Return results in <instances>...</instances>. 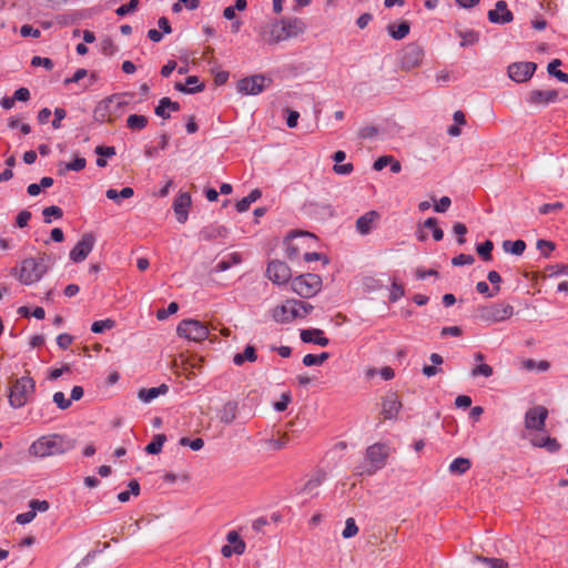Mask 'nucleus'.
I'll return each mask as SVG.
<instances>
[{
    "label": "nucleus",
    "instance_id": "f257e3e1",
    "mask_svg": "<svg viewBox=\"0 0 568 568\" xmlns=\"http://www.w3.org/2000/svg\"><path fill=\"white\" fill-rule=\"evenodd\" d=\"M74 443L59 434H49L39 437L29 447V454L38 458H45L53 455H60L71 450Z\"/></svg>",
    "mask_w": 568,
    "mask_h": 568
},
{
    "label": "nucleus",
    "instance_id": "f03ea898",
    "mask_svg": "<svg viewBox=\"0 0 568 568\" xmlns=\"http://www.w3.org/2000/svg\"><path fill=\"white\" fill-rule=\"evenodd\" d=\"M390 454L388 445L375 443L367 447L364 462L356 467L359 476H372L384 468Z\"/></svg>",
    "mask_w": 568,
    "mask_h": 568
},
{
    "label": "nucleus",
    "instance_id": "7ed1b4c3",
    "mask_svg": "<svg viewBox=\"0 0 568 568\" xmlns=\"http://www.w3.org/2000/svg\"><path fill=\"white\" fill-rule=\"evenodd\" d=\"M52 265L50 256L40 254L38 257H29L21 262L19 281L26 285L33 284L42 278Z\"/></svg>",
    "mask_w": 568,
    "mask_h": 568
},
{
    "label": "nucleus",
    "instance_id": "20e7f679",
    "mask_svg": "<svg viewBox=\"0 0 568 568\" xmlns=\"http://www.w3.org/2000/svg\"><path fill=\"white\" fill-rule=\"evenodd\" d=\"M36 389V383L30 376H22L13 381L9 392V404L13 408L23 407Z\"/></svg>",
    "mask_w": 568,
    "mask_h": 568
},
{
    "label": "nucleus",
    "instance_id": "39448f33",
    "mask_svg": "<svg viewBox=\"0 0 568 568\" xmlns=\"http://www.w3.org/2000/svg\"><path fill=\"white\" fill-rule=\"evenodd\" d=\"M291 290L303 298L313 297L322 290V278L314 273L298 275L292 278Z\"/></svg>",
    "mask_w": 568,
    "mask_h": 568
},
{
    "label": "nucleus",
    "instance_id": "423d86ee",
    "mask_svg": "<svg viewBox=\"0 0 568 568\" xmlns=\"http://www.w3.org/2000/svg\"><path fill=\"white\" fill-rule=\"evenodd\" d=\"M176 333L180 337L186 338L192 342H202L209 336V327L205 323L187 318L179 323Z\"/></svg>",
    "mask_w": 568,
    "mask_h": 568
},
{
    "label": "nucleus",
    "instance_id": "0eeeda50",
    "mask_svg": "<svg viewBox=\"0 0 568 568\" xmlns=\"http://www.w3.org/2000/svg\"><path fill=\"white\" fill-rule=\"evenodd\" d=\"M514 315V307L510 304L499 302L478 310V317L489 324L507 321Z\"/></svg>",
    "mask_w": 568,
    "mask_h": 568
},
{
    "label": "nucleus",
    "instance_id": "6e6552de",
    "mask_svg": "<svg viewBox=\"0 0 568 568\" xmlns=\"http://www.w3.org/2000/svg\"><path fill=\"white\" fill-rule=\"evenodd\" d=\"M126 104L119 95H111L102 100L95 108L94 114L100 122H113L118 112Z\"/></svg>",
    "mask_w": 568,
    "mask_h": 568
},
{
    "label": "nucleus",
    "instance_id": "1a4fd4ad",
    "mask_svg": "<svg viewBox=\"0 0 568 568\" xmlns=\"http://www.w3.org/2000/svg\"><path fill=\"white\" fill-rule=\"evenodd\" d=\"M548 414V409L542 405H536L527 409L524 416L525 430L528 433L544 432Z\"/></svg>",
    "mask_w": 568,
    "mask_h": 568
},
{
    "label": "nucleus",
    "instance_id": "9d476101",
    "mask_svg": "<svg viewBox=\"0 0 568 568\" xmlns=\"http://www.w3.org/2000/svg\"><path fill=\"white\" fill-rule=\"evenodd\" d=\"M267 82L271 80L263 74L246 77L237 82V91L242 94L256 95L264 91Z\"/></svg>",
    "mask_w": 568,
    "mask_h": 568
},
{
    "label": "nucleus",
    "instance_id": "9b49d317",
    "mask_svg": "<svg viewBox=\"0 0 568 568\" xmlns=\"http://www.w3.org/2000/svg\"><path fill=\"white\" fill-rule=\"evenodd\" d=\"M300 308L297 300H287L284 304L276 306L272 311V317L277 323H291L300 317Z\"/></svg>",
    "mask_w": 568,
    "mask_h": 568
},
{
    "label": "nucleus",
    "instance_id": "f8f14e48",
    "mask_svg": "<svg viewBox=\"0 0 568 568\" xmlns=\"http://www.w3.org/2000/svg\"><path fill=\"white\" fill-rule=\"evenodd\" d=\"M266 276L274 284L281 285L291 280L292 271L285 262L275 260L268 263Z\"/></svg>",
    "mask_w": 568,
    "mask_h": 568
},
{
    "label": "nucleus",
    "instance_id": "ddd939ff",
    "mask_svg": "<svg viewBox=\"0 0 568 568\" xmlns=\"http://www.w3.org/2000/svg\"><path fill=\"white\" fill-rule=\"evenodd\" d=\"M94 244L95 236L92 233L83 234L74 247L70 251V258L75 263L84 261L93 250Z\"/></svg>",
    "mask_w": 568,
    "mask_h": 568
},
{
    "label": "nucleus",
    "instance_id": "4468645a",
    "mask_svg": "<svg viewBox=\"0 0 568 568\" xmlns=\"http://www.w3.org/2000/svg\"><path fill=\"white\" fill-rule=\"evenodd\" d=\"M424 58V50L417 43H408L402 54V65L410 70L420 65Z\"/></svg>",
    "mask_w": 568,
    "mask_h": 568
},
{
    "label": "nucleus",
    "instance_id": "2eb2a0df",
    "mask_svg": "<svg viewBox=\"0 0 568 568\" xmlns=\"http://www.w3.org/2000/svg\"><path fill=\"white\" fill-rule=\"evenodd\" d=\"M536 68L534 62H516L508 67V75L515 82H525L532 77Z\"/></svg>",
    "mask_w": 568,
    "mask_h": 568
},
{
    "label": "nucleus",
    "instance_id": "dca6fc26",
    "mask_svg": "<svg viewBox=\"0 0 568 568\" xmlns=\"http://www.w3.org/2000/svg\"><path fill=\"white\" fill-rule=\"evenodd\" d=\"M514 19L513 12L503 0L496 2L495 9L488 11V20L496 24H506Z\"/></svg>",
    "mask_w": 568,
    "mask_h": 568
},
{
    "label": "nucleus",
    "instance_id": "f3484780",
    "mask_svg": "<svg viewBox=\"0 0 568 568\" xmlns=\"http://www.w3.org/2000/svg\"><path fill=\"white\" fill-rule=\"evenodd\" d=\"M558 99L556 90H532L528 95V103L538 106H546Z\"/></svg>",
    "mask_w": 568,
    "mask_h": 568
},
{
    "label": "nucleus",
    "instance_id": "a211bd4d",
    "mask_svg": "<svg viewBox=\"0 0 568 568\" xmlns=\"http://www.w3.org/2000/svg\"><path fill=\"white\" fill-rule=\"evenodd\" d=\"M402 408V403L395 393L386 395L382 404V415L384 419H395Z\"/></svg>",
    "mask_w": 568,
    "mask_h": 568
},
{
    "label": "nucleus",
    "instance_id": "6ab92c4d",
    "mask_svg": "<svg viewBox=\"0 0 568 568\" xmlns=\"http://www.w3.org/2000/svg\"><path fill=\"white\" fill-rule=\"evenodd\" d=\"M379 213L376 211H368L356 221V230L362 235H367L376 226L379 221Z\"/></svg>",
    "mask_w": 568,
    "mask_h": 568
},
{
    "label": "nucleus",
    "instance_id": "aec40b11",
    "mask_svg": "<svg viewBox=\"0 0 568 568\" xmlns=\"http://www.w3.org/2000/svg\"><path fill=\"white\" fill-rule=\"evenodd\" d=\"M191 203V195L187 192L180 193L175 197L173 202V209L180 223L186 222Z\"/></svg>",
    "mask_w": 568,
    "mask_h": 568
},
{
    "label": "nucleus",
    "instance_id": "412c9836",
    "mask_svg": "<svg viewBox=\"0 0 568 568\" xmlns=\"http://www.w3.org/2000/svg\"><path fill=\"white\" fill-rule=\"evenodd\" d=\"M529 442L534 447L545 448L549 453H557L560 449V444L555 437L530 435Z\"/></svg>",
    "mask_w": 568,
    "mask_h": 568
},
{
    "label": "nucleus",
    "instance_id": "4be33fe9",
    "mask_svg": "<svg viewBox=\"0 0 568 568\" xmlns=\"http://www.w3.org/2000/svg\"><path fill=\"white\" fill-rule=\"evenodd\" d=\"M230 231L224 225L212 224L201 230L200 235L205 241L227 237Z\"/></svg>",
    "mask_w": 568,
    "mask_h": 568
},
{
    "label": "nucleus",
    "instance_id": "5701e85b",
    "mask_svg": "<svg viewBox=\"0 0 568 568\" xmlns=\"http://www.w3.org/2000/svg\"><path fill=\"white\" fill-rule=\"evenodd\" d=\"M301 339L304 343H314L320 346H327L329 341L324 336L322 329L311 328L301 331Z\"/></svg>",
    "mask_w": 568,
    "mask_h": 568
},
{
    "label": "nucleus",
    "instance_id": "b1692460",
    "mask_svg": "<svg viewBox=\"0 0 568 568\" xmlns=\"http://www.w3.org/2000/svg\"><path fill=\"white\" fill-rule=\"evenodd\" d=\"M263 34L264 39L270 43H278L287 39V34L284 33V29L280 21L271 23Z\"/></svg>",
    "mask_w": 568,
    "mask_h": 568
},
{
    "label": "nucleus",
    "instance_id": "393cba45",
    "mask_svg": "<svg viewBox=\"0 0 568 568\" xmlns=\"http://www.w3.org/2000/svg\"><path fill=\"white\" fill-rule=\"evenodd\" d=\"M284 33L287 34V39L297 37L298 34L303 33L305 30V24L301 19L294 18L288 20H281L280 21Z\"/></svg>",
    "mask_w": 568,
    "mask_h": 568
},
{
    "label": "nucleus",
    "instance_id": "a878e982",
    "mask_svg": "<svg viewBox=\"0 0 568 568\" xmlns=\"http://www.w3.org/2000/svg\"><path fill=\"white\" fill-rule=\"evenodd\" d=\"M169 392V386L165 384H161L158 387H151V388H142L138 393V397L143 403H151L153 399L159 397L160 395H165Z\"/></svg>",
    "mask_w": 568,
    "mask_h": 568
},
{
    "label": "nucleus",
    "instance_id": "bb28decb",
    "mask_svg": "<svg viewBox=\"0 0 568 568\" xmlns=\"http://www.w3.org/2000/svg\"><path fill=\"white\" fill-rule=\"evenodd\" d=\"M181 109L180 104L178 102L172 101L170 98H162L159 101V104L155 106V114L163 119H169L170 113L169 111L176 112Z\"/></svg>",
    "mask_w": 568,
    "mask_h": 568
},
{
    "label": "nucleus",
    "instance_id": "cd10ccee",
    "mask_svg": "<svg viewBox=\"0 0 568 568\" xmlns=\"http://www.w3.org/2000/svg\"><path fill=\"white\" fill-rule=\"evenodd\" d=\"M288 442H290L288 436L286 434H280V433H277L276 436L273 435L272 437L265 438L263 440L264 445L270 450H281L287 446Z\"/></svg>",
    "mask_w": 568,
    "mask_h": 568
},
{
    "label": "nucleus",
    "instance_id": "c85d7f7f",
    "mask_svg": "<svg viewBox=\"0 0 568 568\" xmlns=\"http://www.w3.org/2000/svg\"><path fill=\"white\" fill-rule=\"evenodd\" d=\"M237 404L227 402L223 405L219 413L220 420L224 424H231L236 418Z\"/></svg>",
    "mask_w": 568,
    "mask_h": 568
},
{
    "label": "nucleus",
    "instance_id": "c756f323",
    "mask_svg": "<svg viewBox=\"0 0 568 568\" xmlns=\"http://www.w3.org/2000/svg\"><path fill=\"white\" fill-rule=\"evenodd\" d=\"M257 359L255 347L247 345L243 353H237L233 357V363L236 366H242L245 362L254 363Z\"/></svg>",
    "mask_w": 568,
    "mask_h": 568
},
{
    "label": "nucleus",
    "instance_id": "7c9ffc66",
    "mask_svg": "<svg viewBox=\"0 0 568 568\" xmlns=\"http://www.w3.org/2000/svg\"><path fill=\"white\" fill-rule=\"evenodd\" d=\"M186 85L187 87H185L182 83H176L175 89L180 92L195 93L201 92L204 88L202 83H199V78L195 75H190L189 78H186Z\"/></svg>",
    "mask_w": 568,
    "mask_h": 568
},
{
    "label": "nucleus",
    "instance_id": "2f4dec72",
    "mask_svg": "<svg viewBox=\"0 0 568 568\" xmlns=\"http://www.w3.org/2000/svg\"><path fill=\"white\" fill-rule=\"evenodd\" d=\"M324 480L325 474L323 471H317L306 480L302 488V491L305 494L313 495L314 491L324 483Z\"/></svg>",
    "mask_w": 568,
    "mask_h": 568
},
{
    "label": "nucleus",
    "instance_id": "473e14b6",
    "mask_svg": "<svg viewBox=\"0 0 568 568\" xmlns=\"http://www.w3.org/2000/svg\"><path fill=\"white\" fill-rule=\"evenodd\" d=\"M387 30L393 39L402 40L409 33L410 26L407 21H403L398 26H395V24L388 26Z\"/></svg>",
    "mask_w": 568,
    "mask_h": 568
},
{
    "label": "nucleus",
    "instance_id": "72a5a7b5",
    "mask_svg": "<svg viewBox=\"0 0 568 568\" xmlns=\"http://www.w3.org/2000/svg\"><path fill=\"white\" fill-rule=\"evenodd\" d=\"M149 120L145 115L131 114L126 119V125L133 131H141L146 128Z\"/></svg>",
    "mask_w": 568,
    "mask_h": 568
},
{
    "label": "nucleus",
    "instance_id": "f704fd0d",
    "mask_svg": "<svg viewBox=\"0 0 568 568\" xmlns=\"http://www.w3.org/2000/svg\"><path fill=\"white\" fill-rule=\"evenodd\" d=\"M471 466V463L468 458L458 457L455 458L449 465V471L452 474H465Z\"/></svg>",
    "mask_w": 568,
    "mask_h": 568
},
{
    "label": "nucleus",
    "instance_id": "c9c22d12",
    "mask_svg": "<svg viewBox=\"0 0 568 568\" xmlns=\"http://www.w3.org/2000/svg\"><path fill=\"white\" fill-rule=\"evenodd\" d=\"M229 545L234 547L235 555H242L245 551V542L240 538V535L235 530H231L226 535Z\"/></svg>",
    "mask_w": 568,
    "mask_h": 568
},
{
    "label": "nucleus",
    "instance_id": "e433bc0d",
    "mask_svg": "<svg viewBox=\"0 0 568 568\" xmlns=\"http://www.w3.org/2000/svg\"><path fill=\"white\" fill-rule=\"evenodd\" d=\"M165 440L166 436L164 434H156L151 443L146 445L145 452L151 455L159 454L162 450Z\"/></svg>",
    "mask_w": 568,
    "mask_h": 568
},
{
    "label": "nucleus",
    "instance_id": "4c0bfd02",
    "mask_svg": "<svg viewBox=\"0 0 568 568\" xmlns=\"http://www.w3.org/2000/svg\"><path fill=\"white\" fill-rule=\"evenodd\" d=\"M87 165V161L84 158L77 156L72 162L69 163H60V174H62L64 171H82Z\"/></svg>",
    "mask_w": 568,
    "mask_h": 568
},
{
    "label": "nucleus",
    "instance_id": "58836bf2",
    "mask_svg": "<svg viewBox=\"0 0 568 568\" xmlns=\"http://www.w3.org/2000/svg\"><path fill=\"white\" fill-rule=\"evenodd\" d=\"M503 247L506 252L514 255H521L526 248V243L523 240L505 241Z\"/></svg>",
    "mask_w": 568,
    "mask_h": 568
},
{
    "label": "nucleus",
    "instance_id": "ea45409f",
    "mask_svg": "<svg viewBox=\"0 0 568 568\" xmlns=\"http://www.w3.org/2000/svg\"><path fill=\"white\" fill-rule=\"evenodd\" d=\"M561 64V61L558 59L552 60L548 67L547 71L550 75L558 79L560 82L568 83V73L560 71L557 69Z\"/></svg>",
    "mask_w": 568,
    "mask_h": 568
},
{
    "label": "nucleus",
    "instance_id": "a19ab883",
    "mask_svg": "<svg viewBox=\"0 0 568 568\" xmlns=\"http://www.w3.org/2000/svg\"><path fill=\"white\" fill-rule=\"evenodd\" d=\"M242 262V258H241V255L239 253H232L227 260H221L216 265H215V271L216 272H224L226 270H229L231 266L233 265H237Z\"/></svg>",
    "mask_w": 568,
    "mask_h": 568
},
{
    "label": "nucleus",
    "instance_id": "79ce46f5",
    "mask_svg": "<svg viewBox=\"0 0 568 568\" xmlns=\"http://www.w3.org/2000/svg\"><path fill=\"white\" fill-rule=\"evenodd\" d=\"M423 227L429 229L433 233V237L435 241H440L444 237L443 230L438 226L437 219L428 217L424 223Z\"/></svg>",
    "mask_w": 568,
    "mask_h": 568
},
{
    "label": "nucleus",
    "instance_id": "37998d69",
    "mask_svg": "<svg viewBox=\"0 0 568 568\" xmlns=\"http://www.w3.org/2000/svg\"><path fill=\"white\" fill-rule=\"evenodd\" d=\"M458 34L462 38L460 47L473 45L479 40V33L474 30L459 31Z\"/></svg>",
    "mask_w": 568,
    "mask_h": 568
},
{
    "label": "nucleus",
    "instance_id": "c03bdc74",
    "mask_svg": "<svg viewBox=\"0 0 568 568\" xmlns=\"http://www.w3.org/2000/svg\"><path fill=\"white\" fill-rule=\"evenodd\" d=\"M523 366L528 371L537 369L539 372H546L549 369L550 364L547 361L536 362L534 359H526L523 362Z\"/></svg>",
    "mask_w": 568,
    "mask_h": 568
},
{
    "label": "nucleus",
    "instance_id": "a18cd8bd",
    "mask_svg": "<svg viewBox=\"0 0 568 568\" xmlns=\"http://www.w3.org/2000/svg\"><path fill=\"white\" fill-rule=\"evenodd\" d=\"M115 326V322L111 318H106V320H103V321H95L93 322V324L91 325V331L93 333H97V334H100V333H103L104 331L106 329H111Z\"/></svg>",
    "mask_w": 568,
    "mask_h": 568
},
{
    "label": "nucleus",
    "instance_id": "49530a36",
    "mask_svg": "<svg viewBox=\"0 0 568 568\" xmlns=\"http://www.w3.org/2000/svg\"><path fill=\"white\" fill-rule=\"evenodd\" d=\"M476 560L485 564L488 568H508V564L499 558H487L477 556Z\"/></svg>",
    "mask_w": 568,
    "mask_h": 568
},
{
    "label": "nucleus",
    "instance_id": "de8ad7c7",
    "mask_svg": "<svg viewBox=\"0 0 568 568\" xmlns=\"http://www.w3.org/2000/svg\"><path fill=\"white\" fill-rule=\"evenodd\" d=\"M493 248H494L493 242L487 240L477 246V253L484 261H490Z\"/></svg>",
    "mask_w": 568,
    "mask_h": 568
},
{
    "label": "nucleus",
    "instance_id": "09e8293b",
    "mask_svg": "<svg viewBox=\"0 0 568 568\" xmlns=\"http://www.w3.org/2000/svg\"><path fill=\"white\" fill-rule=\"evenodd\" d=\"M493 373H494V369L490 365L480 363L471 369L470 375L473 377L484 376L487 378V377H490L493 375Z\"/></svg>",
    "mask_w": 568,
    "mask_h": 568
},
{
    "label": "nucleus",
    "instance_id": "8fccbe9b",
    "mask_svg": "<svg viewBox=\"0 0 568 568\" xmlns=\"http://www.w3.org/2000/svg\"><path fill=\"white\" fill-rule=\"evenodd\" d=\"M476 290L478 293L484 294L487 297H494L499 293L500 287L493 286V288H490L486 282L481 281L476 284Z\"/></svg>",
    "mask_w": 568,
    "mask_h": 568
},
{
    "label": "nucleus",
    "instance_id": "3c124183",
    "mask_svg": "<svg viewBox=\"0 0 568 568\" xmlns=\"http://www.w3.org/2000/svg\"><path fill=\"white\" fill-rule=\"evenodd\" d=\"M42 214H43L44 222L49 224L52 222V220H51L52 216L55 219H60V217H62L63 212L59 206L51 205V206L45 207L42 211Z\"/></svg>",
    "mask_w": 568,
    "mask_h": 568
},
{
    "label": "nucleus",
    "instance_id": "603ef678",
    "mask_svg": "<svg viewBox=\"0 0 568 568\" xmlns=\"http://www.w3.org/2000/svg\"><path fill=\"white\" fill-rule=\"evenodd\" d=\"M357 532H358V527L355 523V519L347 518L345 521V528L342 531L343 538H345V539L352 538V537L356 536Z\"/></svg>",
    "mask_w": 568,
    "mask_h": 568
},
{
    "label": "nucleus",
    "instance_id": "864d4df0",
    "mask_svg": "<svg viewBox=\"0 0 568 568\" xmlns=\"http://www.w3.org/2000/svg\"><path fill=\"white\" fill-rule=\"evenodd\" d=\"M179 443L181 446H189L194 452L202 449L204 446V440L202 438L190 439L187 437H182Z\"/></svg>",
    "mask_w": 568,
    "mask_h": 568
},
{
    "label": "nucleus",
    "instance_id": "5fc2aeb1",
    "mask_svg": "<svg viewBox=\"0 0 568 568\" xmlns=\"http://www.w3.org/2000/svg\"><path fill=\"white\" fill-rule=\"evenodd\" d=\"M179 305L175 302H171L166 308L159 310L156 312V318L159 321L166 320L170 315H173L178 312Z\"/></svg>",
    "mask_w": 568,
    "mask_h": 568
},
{
    "label": "nucleus",
    "instance_id": "6e6d98bb",
    "mask_svg": "<svg viewBox=\"0 0 568 568\" xmlns=\"http://www.w3.org/2000/svg\"><path fill=\"white\" fill-rule=\"evenodd\" d=\"M537 248L540 251V254L542 256L548 257L550 253L555 250V244L551 241L538 240Z\"/></svg>",
    "mask_w": 568,
    "mask_h": 568
},
{
    "label": "nucleus",
    "instance_id": "4d7b16f0",
    "mask_svg": "<svg viewBox=\"0 0 568 568\" xmlns=\"http://www.w3.org/2000/svg\"><path fill=\"white\" fill-rule=\"evenodd\" d=\"M549 276L567 275L568 276V264L557 263L547 267Z\"/></svg>",
    "mask_w": 568,
    "mask_h": 568
},
{
    "label": "nucleus",
    "instance_id": "13d9d810",
    "mask_svg": "<svg viewBox=\"0 0 568 568\" xmlns=\"http://www.w3.org/2000/svg\"><path fill=\"white\" fill-rule=\"evenodd\" d=\"M53 402L60 409H67L71 406V400L65 398L64 393L57 392L53 394Z\"/></svg>",
    "mask_w": 568,
    "mask_h": 568
},
{
    "label": "nucleus",
    "instance_id": "bf43d9fd",
    "mask_svg": "<svg viewBox=\"0 0 568 568\" xmlns=\"http://www.w3.org/2000/svg\"><path fill=\"white\" fill-rule=\"evenodd\" d=\"M475 262L473 255L469 254H459L452 260L453 265L462 266V265H470Z\"/></svg>",
    "mask_w": 568,
    "mask_h": 568
},
{
    "label": "nucleus",
    "instance_id": "052dcab7",
    "mask_svg": "<svg viewBox=\"0 0 568 568\" xmlns=\"http://www.w3.org/2000/svg\"><path fill=\"white\" fill-rule=\"evenodd\" d=\"M138 6H139V0H130L129 3L120 6L115 12L118 16L122 17L130 12H133L138 8Z\"/></svg>",
    "mask_w": 568,
    "mask_h": 568
},
{
    "label": "nucleus",
    "instance_id": "680f3d73",
    "mask_svg": "<svg viewBox=\"0 0 568 568\" xmlns=\"http://www.w3.org/2000/svg\"><path fill=\"white\" fill-rule=\"evenodd\" d=\"M31 64L33 67H43L45 68L47 70H51L53 68V62L51 59L49 58H42V57H39V55H34L31 60Z\"/></svg>",
    "mask_w": 568,
    "mask_h": 568
},
{
    "label": "nucleus",
    "instance_id": "e2e57ef3",
    "mask_svg": "<svg viewBox=\"0 0 568 568\" xmlns=\"http://www.w3.org/2000/svg\"><path fill=\"white\" fill-rule=\"evenodd\" d=\"M378 134V129L374 125H366L358 132L361 139H372Z\"/></svg>",
    "mask_w": 568,
    "mask_h": 568
},
{
    "label": "nucleus",
    "instance_id": "0e129e2a",
    "mask_svg": "<svg viewBox=\"0 0 568 568\" xmlns=\"http://www.w3.org/2000/svg\"><path fill=\"white\" fill-rule=\"evenodd\" d=\"M291 399L292 397L290 393H283L281 399L274 404V409L276 412H284L291 403Z\"/></svg>",
    "mask_w": 568,
    "mask_h": 568
},
{
    "label": "nucleus",
    "instance_id": "69168bd1",
    "mask_svg": "<svg viewBox=\"0 0 568 568\" xmlns=\"http://www.w3.org/2000/svg\"><path fill=\"white\" fill-rule=\"evenodd\" d=\"M29 507L37 514V511H47L49 509V503L47 500L32 499L29 503Z\"/></svg>",
    "mask_w": 568,
    "mask_h": 568
},
{
    "label": "nucleus",
    "instance_id": "338daca9",
    "mask_svg": "<svg viewBox=\"0 0 568 568\" xmlns=\"http://www.w3.org/2000/svg\"><path fill=\"white\" fill-rule=\"evenodd\" d=\"M34 517H36V513L32 510V508H30V510L19 514L16 517V521L20 525H26V524L31 523L34 519Z\"/></svg>",
    "mask_w": 568,
    "mask_h": 568
},
{
    "label": "nucleus",
    "instance_id": "774afa93",
    "mask_svg": "<svg viewBox=\"0 0 568 568\" xmlns=\"http://www.w3.org/2000/svg\"><path fill=\"white\" fill-rule=\"evenodd\" d=\"M404 287L400 284L393 282L389 296L390 301L396 302L397 300L404 296Z\"/></svg>",
    "mask_w": 568,
    "mask_h": 568
}]
</instances>
